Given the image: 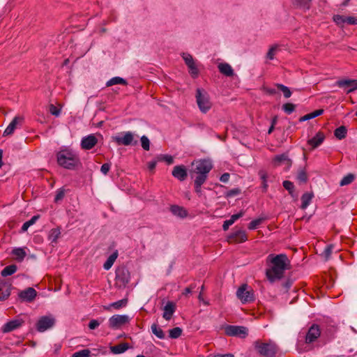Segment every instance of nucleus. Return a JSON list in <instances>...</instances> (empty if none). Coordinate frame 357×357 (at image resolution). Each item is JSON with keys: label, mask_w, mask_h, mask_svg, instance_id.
Returning <instances> with one entry per match:
<instances>
[{"label": "nucleus", "mask_w": 357, "mask_h": 357, "mask_svg": "<svg viewBox=\"0 0 357 357\" xmlns=\"http://www.w3.org/2000/svg\"><path fill=\"white\" fill-rule=\"evenodd\" d=\"M55 324V319L50 316H43L36 323V329L39 332H44L52 328Z\"/></svg>", "instance_id": "f8f14e48"}, {"label": "nucleus", "mask_w": 357, "mask_h": 357, "mask_svg": "<svg viewBox=\"0 0 357 357\" xmlns=\"http://www.w3.org/2000/svg\"><path fill=\"white\" fill-rule=\"evenodd\" d=\"M140 141H141L142 147L145 151H149L150 149V141H149V138L146 136L143 135L141 137Z\"/></svg>", "instance_id": "3c124183"}, {"label": "nucleus", "mask_w": 357, "mask_h": 357, "mask_svg": "<svg viewBox=\"0 0 357 357\" xmlns=\"http://www.w3.org/2000/svg\"><path fill=\"white\" fill-rule=\"evenodd\" d=\"M229 177L230 174L229 173H224L221 175L220 180L223 183H227L229 181Z\"/></svg>", "instance_id": "774afa93"}, {"label": "nucleus", "mask_w": 357, "mask_h": 357, "mask_svg": "<svg viewBox=\"0 0 357 357\" xmlns=\"http://www.w3.org/2000/svg\"><path fill=\"white\" fill-rule=\"evenodd\" d=\"M236 296L242 303H251L255 300L253 289L249 287L247 284H242L238 289Z\"/></svg>", "instance_id": "423d86ee"}, {"label": "nucleus", "mask_w": 357, "mask_h": 357, "mask_svg": "<svg viewBox=\"0 0 357 357\" xmlns=\"http://www.w3.org/2000/svg\"><path fill=\"white\" fill-rule=\"evenodd\" d=\"M23 323L24 321L21 319H15L10 320L2 326L1 331L3 333L11 332L20 328Z\"/></svg>", "instance_id": "f3484780"}, {"label": "nucleus", "mask_w": 357, "mask_h": 357, "mask_svg": "<svg viewBox=\"0 0 357 357\" xmlns=\"http://www.w3.org/2000/svg\"><path fill=\"white\" fill-rule=\"evenodd\" d=\"M225 333L228 336L245 338L248 334V330L245 326L227 325L225 327Z\"/></svg>", "instance_id": "9d476101"}, {"label": "nucleus", "mask_w": 357, "mask_h": 357, "mask_svg": "<svg viewBox=\"0 0 357 357\" xmlns=\"http://www.w3.org/2000/svg\"><path fill=\"white\" fill-rule=\"evenodd\" d=\"M169 209L172 214L181 218L187 217L188 214L183 207L178 205H172Z\"/></svg>", "instance_id": "393cba45"}, {"label": "nucleus", "mask_w": 357, "mask_h": 357, "mask_svg": "<svg viewBox=\"0 0 357 357\" xmlns=\"http://www.w3.org/2000/svg\"><path fill=\"white\" fill-rule=\"evenodd\" d=\"M333 250V245L332 244L328 245L325 248V249L322 253V255L325 257L326 260H328L330 258V257L332 254Z\"/></svg>", "instance_id": "864d4df0"}, {"label": "nucleus", "mask_w": 357, "mask_h": 357, "mask_svg": "<svg viewBox=\"0 0 357 357\" xmlns=\"http://www.w3.org/2000/svg\"><path fill=\"white\" fill-rule=\"evenodd\" d=\"M275 86L278 90L281 91L283 93L284 98H288L291 97V91H290L289 87L282 84H275Z\"/></svg>", "instance_id": "a19ab883"}, {"label": "nucleus", "mask_w": 357, "mask_h": 357, "mask_svg": "<svg viewBox=\"0 0 357 357\" xmlns=\"http://www.w3.org/2000/svg\"><path fill=\"white\" fill-rule=\"evenodd\" d=\"M128 349L129 344L126 342L119 344L110 347V350L114 354H120L124 353Z\"/></svg>", "instance_id": "bb28decb"}, {"label": "nucleus", "mask_w": 357, "mask_h": 357, "mask_svg": "<svg viewBox=\"0 0 357 357\" xmlns=\"http://www.w3.org/2000/svg\"><path fill=\"white\" fill-rule=\"evenodd\" d=\"M262 218H257L251 221L248 225V229L250 230H253L257 229L262 222Z\"/></svg>", "instance_id": "603ef678"}, {"label": "nucleus", "mask_w": 357, "mask_h": 357, "mask_svg": "<svg viewBox=\"0 0 357 357\" xmlns=\"http://www.w3.org/2000/svg\"><path fill=\"white\" fill-rule=\"evenodd\" d=\"M182 58L185 61V63L187 65V66H190V65H191V64L195 63L192 56L190 54H189L183 53L182 54Z\"/></svg>", "instance_id": "5fc2aeb1"}, {"label": "nucleus", "mask_w": 357, "mask_h": 357, "mask_svg": "<svg viewBox=\"0 0 357 357\" xmlns=\"http://www.w3.org/2000/svg\"><path fill=\"white\" fill-rule=\"evenodd\" d=\"M24 121V118L22 116H15L12 121L9 123L7 128L3 132V136H8L12 135L17 128V126L22 124Z\"/></svg>", "instance_id": "aec40b11"}, {"label": "nucleus", "mask_w": 357, "mask_h": 357, "mask_svg": "<svg viewBox=\"0 0 357 357\" xmlns=\"http://www.w3.org/2000/svg\"><path fill=\"white\" fill-rule=\"evenodd\" d=\"M60 235L61 231L59 228L52 229L50 231L48 239L51 241V243H57V240L60 237Z\"/></svg>", "instance_id": "473e14b6"}, {"label": "nucleus", "mask_w": 357, "mask_h": 357, "mask_svg": "<svg viewBox=\"0 0 357 357\" xmlns=\"http://www.w3.org/2000/svg\"><path fill=\"white\" fill-rule=\"evenodd\" d=\"M355 178V175L349 173L342 178L340 182L341 186L347 185L351 183Z\"/></svg>", "instance_id": "ea45409f"}, {"label": "nucleus", "mask_w": 357, "mask_h": 357, "mask_svg": "<svg viewBox=\"0 0 357 357\" xmlns=\"http://www.w3.org/2000/svg\"><path fill=\"white\" fill-rule=\"evenodd\" d=\"M347 133V129L344 126H341L336 128L334 131L335 137L341 140L346 137Z\"/></svg>", "instance_id": "2f4dec72"}, {"label": "nucleus", "mask_w": 357, "mask_h": 357, "mask_svg": "<svg viewBox=\"0 0 357 357\" xmlns=\"http://www.w3.org/2000/svg\"><path fill=\"white\" fill-rule=\"evenodd\" d=\"M116 84L126 85L127 81L120 77H114L108 80L106 83L107 86H111Z\"/></svg>", "instance_id": "c9c22d12"}, {"label": "nucleus", "mask_w": 357, "mask_h": 357, "mask_svg": "<svg viewBox=\"0 0 357 357\" xmlns=\"http://www.w3.org/2000/svg\"><path fill=\"white\" fill-rule=\"evenodd\" d=\"M56 160L63 168L73 170L80 165L78 154L70 149H63L56 153Z\"/></svg>", "instance_id": "f03ea898"}, {"label": "nucleus", "mask_w": 357, "mask_h": 357, "mask_svg": "<svg viewBox=\"0 0 357 357\" xmlns=\"http://www.w3.org/2000/svg\"><path fill=\"white\" fill-rule=\"evenodd\" d=\"M182 329L180 327H175L169 331V337L172 339H176L182 334Z\"/></svg>", "instance_id": "79ce46f5"}, {"label": "nucleus", "mask_w": 357, "mask_h": 357, "mask_svg": "<svg viewBox=\"0 0 357 357\" xmlns=\"http://www.w3.org/2000/svg\"><path fill=\"white\" fill-rule=\"evenodd\" d=\"M241 193V190L239 188H234L227 192L226 197H231L236 196Z\"/></svg>", "instance_id": "13d9d810"}, {"label": "nucleus", "mask_w": 357, "mask_h": 357, "mask_svg": "<svg viewBox=\"0 0 357 357\" xmlns=\"http://www.w3.org/2000/svg\"><path fill=\"white\" fill-rule=\"evenodd\" d=\"M18 296L23 301L32 302L37 296V291L33 287H28L20 291Z\"/></svg>", "instance_id": "2eb2a0df"}, {"label": "nucleus", "mask_w": 357, "mask_h": 357, "mask_svg": "<svg viewBox=\"0 0 357 357\" xmlns=\"http://www.w3.org/2000/svg\"><path fill=\"white\" fill-rule=\"evenodd\" d=\"M189 68V73L193 78L197 77L199 75V70L195 63L188 66Z\"/></svg>", "instance_id": "09e8293b"}, {"label": "nucleus", "mask_w": 357, "mask_h": 357, "mask_svg": "<svg viewBox=\"0 0 357 357\" xmlns=\"http://www.w3.org/2000/svg\"><path fill=\"white\" fill-rule=\"evenodd\" d=\"M313 197V193H304L301 196V208L305 209L310 205Z\"/></svg>", "instance_id": "c756f323"}, {"label": "nucleus", "mask_w": 357, "mask_h": 357, "mask_svg": "<svg viewBox=\"0 0 357 357\" xmlns=\"http://www.w3.org/2000/svg\"><path fill=\"white\" fill-rule=\"evenodd\" d=\"M296 178L299 183H305L307 181V175L305 170H299Z\"/></svg>", "instance_id": "c03bdc74"}, {"label": "nucleus", "mask_w": 357, "mask_h": 357, "mask_svg": "<svg viewBox=\"0 0 357 357\" xmlns=\"http://www.w3.org/2000/svg\"><path fill=\"white\" fill-rule=\"evenodd\" d=\"M151 331L159 339H165V335L164 331L157 324H153L151 326Z\"/></svg>", "instance_id": "4c0bfd02"}, {"label": "nucleus", "mask_w": 357, "mask_h": 357, "mask_svg": "<svg viewBox=\"0 0 357 357\" xmlns=\"http://www.w3.org/2000/svg\"><path fill=\"white\" fill-rule=\"evenodd\" d=\"M321 335L320 327L318 324H312L305 335V343L311 344L315 342Z\"/></svg>", "instance_id": "ddd939ff"}, {"label": "nucleus", "mask_w": 357, "mask_h": 357, "mask_svg": "<svg viewBox=\"0 0 357 357\" xmlns=\"http://www.w3.org/2000/svg\"><path fill=\"white\" fill-rule=\"evenodd\" d=\"M195 165V167L190 171L191 178H194L196 174V178L206 181L208 174L213 169V164L211 160L204 159L192 162V165Z\"/></svg>", "instance_id": "20e7f679"}, {"label": "nucleus", "mask_w": 357, "mask_h": 357, "mask_svg": "<svg viewBox=\"0 0 357 357\" xmlns=\"http://www.w3.org/2000/svg\"><path fill=\"white\" fill-rule=\"evenodd\" d=\"M325 139V135L324 132L319 131L314 137L307 140V144L311 146L312 149L317 148L320 146Z\"/></svg>", "instance_id": "412c9836"}, {"label": "nucleus", "mask_w": 357, "mask_h": 357, "mask_svg": "<svg viewBox=\"0 0 357 357\" xmlns=\"http://www.w3.org/2000/svg\"><path fill=\"white\" fill-rule=\"evenodd\" d=\"M282 109L286 114H290L295 111L296 105L291 102H287L282 105Z\"/></svg>", "instance_id": "37998d69"}, {"label": "nucleus", "mask_w": 357, "mask_h": 357, "mask_svg": "<svg viewBox=\"0 0 357 357\" xmlns=\"http://www.w3.org/2000/svg\"><path fill=\"white\" fill-rule=\"evenodd\" d=\"M196 288L195 284H191L189 287H186L183 291L182 292V294L183 296H187L189 294L192 293L193 289Z\"/></svg>", "instance_id": "052dcab7"}, {"label": "nucleus", "mask_w": 357, "mask_h": 357, "mask_svg": "<svg viewBox=\"0 0 357 357\" xmlns=\"http://www.w3.org/2000/svg\"><path fill=\"white\" fill-rule=\"evenodd\" d=\"M333 20L337 26L341 27H343L344 24L350 25L357 24V18L352 16L335 15L333 17Z\"/></svg>", "instance_id": "4468645a"}, {"label": "nucleus", "mask_w": 357, "mask_h": 357, "mask_svg": "<svg viewBox=\"0 0 357 357\" xmlns=\"http://www.w3.org/2000/svg\"><path fill=\"white\" fill-rule=\"evenodd\" d=\"M135 135L132 132L128 131L121 132V135L113 136L112 140L118 145L135 146L137 144V140L134 138Z\"/></svg>", "instance_id": "6e6552de"}, {"label": "nucleus", "mask_w": 357, "mask_h": 357, "mask_svg": "<svg viewBox=\"0 0 357 357\" xmlns=\"http://www.w3.org/2000/svg\"><path fill=\"white\" fill-rule=\"evenodd\" d=\"M254 347L257 353L262 357H275L279 351L278 344L271 340L267 342L257 340Z\"/></svg>", "instance_id": "7ed1b4c3"}, {"label": "nucleus", "mask_w": 357, "mask_h": 357, "mask_svg": "<svg viewBox=\"0 0 357 357\" xmlns=\"http://www.w3.org/2000/svg\"><path fill=\"white\" fill-rule=\"evenodd\" d=\"M11 254L15 256V259L17 261H22L24 260V259L25 258V257L26 256V253L24 250V248H14L12 252H11Z\"/></svg>", "instance_id": "cd10ccee"}, {"label": "nucleus", "mask_w": 357, "mask_h": 357, "mask_svg": "<svg viewBox=\"0 0 357 357\" xmlns=\"http://www.w3.org/2000/svg\"><path fill=\"white\" fill-rule=\"evenodd\" d=\"M175 311L176 304L172 301H168L164 307L163 318L167 321L170 320Z\"/></svg>", "instance_id": "4be33fe9"}, {"label": "nucleus", "mask_w": 357, "mask_h": 357, "mask_svg": "<svg viewBox=\"0 0 357 357\" xmlns=\"http://www.w3.org/2000/svg\"><path fill=\"white\" fill-rule=\"evenodd\" d=\"M158 158L159 160L165 161L168 165H171L174 162L173 157L169 155H160Z\"/></svg>", "instance_id": "4d7b16f0"}, {"label": "nucleus", "mask_w": 357, "mask_h": 357, "mask_svg": "<svg viewBox=\"0 0 357 357\" xmlns=\"http://www.w3.org/2000/svg\"><path fill=\"white\" fill-rule=\"evenodd\" d=\"M311 0H296V4L298 7L308 10L310 8Z\"/></svg>", "instance_id": "a18cd8bd"}, {"label": "nucleus", "mask_w": 357, "mask_h": 357, "mask_svg": "<svg viewBox=\"0 0 357 357\" xmlns=\"http://www.w3.org/2000/svg\"><path fill=\"white\" fill-rule=\"evenodd\" d=\"M17 270V267L15 264H11L6 266L1 271V275L3 277H7L14 274Z\"/></svg>", "instance_id": "f704fd0d"}, {"label": "nucleus", "mask_w": 357, "mask_h": 357, "mask_svg": "<svg viewBox=\"0 0 357 357\" xmlns=\"http://www.w3.org/2000/svg\"><path fill=\"white\" fill-rule=\"evenodd\" d=\"M266 263L271 265L266 270V277L271 282L281 279L286 270L290 269V261L285 254L274 255L271 254L267 257Z\"/></svg>", "instance_id": "f257e3e1"}, {"label": "nucleus", "mask_w": 357, "mask_h": 357, "mask_svg": "<svg viewBox=\"0 0 357 357\" xmlns=\"http://www.w3.org/2000/svg\"><path fill=\"white\" fill-rule=\"evenodd\" d=\"M117 257H118V252L116 251L113 252L112 255H110L109 257L106 260V261L104 263L103 268L105 270H109L114 264Z\"/></svg>", "instance_id": "72a5a7b5"}, {"label": "nucleus", "mask_w": 357, "mask_h": 357, "mask_svg": "<svg viewBox=\"0 0 357 357\" xmlns=\"http://www.w3.org/2000/svg\"><path fill=\"white\" fill-rule=\"evenodd\" d=\"M127 303H128V299L123 298L121 300H119L118 301L111 303L109 305V306L107 307H105V309L109 310L111 307H112L116 310H119L120 308L125 307L127 305Z\"/></svg>", "instance_id": "e433bc0d"}, {"label": "nucleus", "mask_w": 357, "mask_h": 357, "mask_svg": "<svg viewBox=\"0 0 357 357\" xmlns=\"http://www.w3.org/2000/svg\"><path fill=\"white\" fill-rule=\"evenodd\" d=\"M172 174L180 181H183L188 177L187 169L184 165H176L174 167Z\"/></svg>", "instance_id": "a211bd4d"}, {"label": "nucleus", "mask_w": 357, "mask_h": 357, "mask_svg": "<svg viewBox=\"0 0 357 357\" xmlns=\"http://www.w3.org/2000/svg\"><path fill=\"white\" fill-rule=\"evenodd\" d=\"M335 85L342 89L347 93H349L357 89V79H339L335 82Z\"/></svg>", "instance_id": "9b49d317"}, {"label": "nucleus", "mask_w": 357, "mask_h": 357, "mask_svg": "<svg viewBox=\"0 0 357 357\" xmlns=\"http://www.w3.org/2000/svg\"><path fill=\"white\" fill-rule=\"evenodd\" d=\"M39 218V215H33L29 220L25 222L21 228L22 232L27 231L29 227L35 224V222H36L37 220H38Z\"/></svg>", "instance_id": "58836bf2"}, {"label": "nucleus", "mask_w": 357, "mask_h": 357, "mask_svg": "<svg viewBox=\"0 0 357 357\" xmlns=\"http://www.w3.org/2000/svg\"><path fill=\"white\" fill-rule=\"evenodd\" d=\"M195 96L200 111L204 114L208 112L212 106L208 93L201 89H197Z\"/></svg>", "instance_id": "39448f33"}, {"label": "nucleus", "mask_w": 357, "mask_h": 357, "mask_svg": "<svg viewBox=\"0 0 357 357\" xmlns=\"http://www.w3.org/2000/svg\"><path fill=\"white\" fill-rule=\"evenodd\" d=\"M205 181L196 178L195 179L194 185H195V191L197 194H201L202 192V185L205 183Z\"/></svg>", "instance_id": "de8ad7c7"}, {"label": "nucleus", "mask_w": 357, "mask_h": 357, "mask_svg": "<svg viewBox=\"0 0 357 357\" xmlns=\"http://www.w3.org/2000/svg\"><path fill=\"white\" fill-rule=\"evenodd\" d=\"M98 139L94 135H89L82 138L81 146L84 150L93 149L97 144Z\"/></svg>", "instance_id": "6ab92c4d"}, {"label": "nucleus", "mask_w": 357, "mask_h": 357, "mask_svg": "<svg viewBox=\"0 0 357 357\" xmlns=\"http://www.w3.org/2000/svg\"><path fill=\"white\" fill-rule=\"evenodd\" d=\"M65 196V190L62 188L59 189L56 191L55 197H54V202L57 203L59 201L62 200Z\"/></svg>", "instance_id": "6e6d98bb"}, {"label": "nucleus", "mask_w": 357, "mask_h": 357, "mask_svg": "<svg viewBox=\"0 0 357 357\" xmlns=\"http://www.w3.org/2000/svg\"><path fill=\"white\" fill-rule=\"evenodd\" d=\"M130 318L126 314H114L108 320L109 327L112 329H119L129 323Z\"/></svg>", "instance_id": "1a4fd4ad"}, {"label": "nucleus", "mask_w": 357, "mask_h": 357, "mask_svg": "<svg viewBox=\"0 0 357 357\" xmlns=\"http://www.w3.org/2000/svg\"><path fill=\"white\" fill-rule=\"evenodd\" d=\"M233 224L234 223L232 222V220H230L229 219L225 220L222 225L223 230L227 231L229 229V227Z\"/></svg>", "instance_id": "338daca9"}, {"label": "nucleus", "mask_w": 357, "mask_h": 357, "mask_svg": "<svg viewBox=\"0 0 357 357\" xmlns=\"http://www.w3.org/2000/svg\"><path fill=\"white\" fill-rule=\"evenodd\" d=\"M275 50H276L275 47H271L269 49L268 52H267L266 57L270 60L273 59Z\"/></svg>", "instance_id": "0e129e2a"}, {"label": "nucleus", "mask_w": 357, "mask_h": 357, "mask_svg": "<svg viewBox=\"0 0 357 357\" xmlns=\"http://www.w3.org/2000/svg\"><path fill=\"white\" fill-rule=\"evenodd\" d=\"M50 112L52 115H54L56 116H59L61 112L60 109H58L56 107H55L53 105H50Z\"/></svg>", "instance_id": "e2e57ef3"}, {"label": "nucleus", "mask_w": 357, "mask_h": 357, "mask_svg": "<svg viewBox=\"0 0 357 357\" xmlns=\"http://www.w3.org/2000/svg\"><path fill=\"white\" fill-rule=\"evenodd\" d=\"M258 174L261 180L262 192H266L268 186V183H267V178H268L267 172L264 169H261L259 171Z\"/></svg>", "instance_id": "c85d7f7f"}, {"label": "nucleus", "mask_w": 357, "mask_h": 357, "mask_svg": "<svg viewBox=\"0 0 357 357\" xmlns=\"http://www.w3.org/2000/svg\"><path fill=\"white\" fill-rule=\"evenodd\" d=\"M219 71L227 77H232L234 75V70L227 63H221L218 66Z\"/></svg>", "instance_id": "b1692460"}, {"label": "nucleus", "mask_w": 357, "mask_h": 357, "mask_svg": "<svg viewBox=\"0 0 357 357\" xmlns=\"http://www.w3.org/2000/svg\"><path fill=\"white\" fill-rule=\"evenodd\" d=\"M116 284L119 287H125L130 281V273L124 266H118L116 269Z\"/></svg>", "instance_id": "0eeeda50"}, {"label": "nucleus", "mask_w": 357, "mask_h": 357, "mask_svg": "<svg viewBox=\"0 0 357 357\" xmlns=\"http://www.w3.org/2000/svg\"><path fill=\"white\" fill-rule=\"evenodd\" d=\"M91 351L89 349H82L73 354L72 357H89Z\"/></svg>", "instance_id": "8fccbe9b"}, {"label": "nucleus", "mask_w": 357, "mask_h": 357, "mask_svg": "<svg viewBox=\"0 0 357 357\" xmlns=\"http://www.w3.org/2000/svg\"><path fill=\"white\" fill-rule=\"evenodd\" d=\"M323 113H324V109H317L310 114H307L306 115H304L303 116H301L299 119V121L303 122L305 121L312 119L314 118H316V117L321 115Z\"/></svg>", "instance_id": "7c9ffc66"}, {"label": "nucleus", "mask_w": 357, "mask_h": 357, "mask_svg": "<svg viewBox=\"0 0 357 357\" xmlns=\"http://www.w3.org/2000/svg\"><path fill=\"white\" fill-rule=\"evenodd\" d=\"M111 167L109 163H104L100 167V172L104 174L107 175Z\"/></svg>", "instance_id": "680f3d73"}, {"label": "nucleus", "mask_w": 357, "mask_h": 357, "mask_svg": "<svg viewBox=\"0 0 357 357\" xmlns=\"http://www.w3.org/2000/svg\"><path fill=\"white\" fill-rule=\"evenodd\" d=\"M248 240L247 234L244 230L238 229L231 233L228 236V241L230 243H243Z\"/></svg>", "instance_id": "dca6fc26"}, {"label": "nucleus", "mask_w": 357, "mask_h": 357, "mask_svg": "<svg viewBox=\"0 0 357 357\" xmlns=\"http://www.w3.org/2000/svg\"><path fill=\"white\" fill-rule=\"evenodd\" d=\"M100 324V321L98 319H91L89 323V328L91 330H94L98 328Z\"/></svg>", "instance_id": "bf43d9fd"}, {"label": "nucleus", "mask_w": 357, "mask_h": 357, "mask_svg": "<svg viewBox=\"0 0 357 357\" xmlns=\"http://www.w3.org/2000/svg\"><path fill=\"white\" fill-rule=\"evenodd\" d=\"M243 215H244V212L243 211H241L238 213L232 215L229 220H232V222L234 223V222L236 220H237L240 218L243 217Z\"/></svg>", "instance_id": "69168bd1"}, {"label": "nucleus", "mask_w": 357, "mask_h": 357, "mask_svg": "<svg viewBox=\"0 0 357 357\" xmlns=\"http://www.w3.org/2000/svg\"><path fill=\"white\" fill-rule=\"evenodd\" d=\"M274 162L276 165H280L282 163H285L287 168H289L292 165L291 160L289 159L285 153L276 155L274 158Z\"/></svg>", "instance_id": "a878e982"}, {"label": "nucleus", "mask_w": 357, "mask_h": 357, "mask_svg": "<svg viewBox=\"0 0 357 357\" xmlns=\"http://www.w3.org/2000/svg\"><path fill=\"white\" fill-rule=\"evenodd\" d=\"M283 187L289 192V193L293 196L294 190V185L290 181H284L282 183Z\"/></svg>", "instance_id": "49530a36"}, {"label": "nucleus", "mask_w": 357, "mask_h": 357, "mask_svg": "<svg viewBox=\"0 0 357 357\" xmlns=\"http://www.w3.org/2000/svg\"><path fill=\"white\" fill-rule=\"evenodd\" d=\"M11 284L0 282V301H5L10 295Z\"/></svg>", "instance_id": "5701e85b"}]
</instances>
